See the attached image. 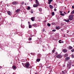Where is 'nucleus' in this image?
I'll use <instances>...</instances> for the list:
<instances>
[{"label":"nucleus","instance_id":"f257e3e1","mask_svg":"<svg viewBox=\"0 0 74 74\" xmlns=\"http://www.w3.org/2000/svg\"><path fill=\"white\" fill-rule=\"evenodd\" d=\"M69 19L70 21H72L73 19V15H71L69 16Z\"/></svg>","mask_w":74,"mask_h":74},{"label":"nucleus","instance_id":"f03ea898","mask_svg":"<svg viewBox=\"0 0 74 74\" xmlns=\"http://www.w3.org/2000/svg\"><path fill=\"white\" fill-rule=\"evenodd\" d=\"M29 66V63H26L25 64L24 67L26 68H28Z\"/></svg>","mask_w":74,"mask_h":74},{"label":"nucleus","instance_id":"7ed1b4c3","mask_svg":"<svg viewBox=\"0 0 74 74\" xmlns=\"http://www.w3.org/2000/svg\"><path fill=\"white\" fill-rule=\"evenodd\" d=\"M56 57L57 58H59L60 59V58H61L62 57V56L61 55H59L56 56Z\"/></svg>","mask_w":74,"mask_h":74},{"label":"nucleus","instance_id":"20e7f679","mask_svg":"<svg viewBox=\"0 0 74 74\" xmlns=\"http://www.w3.org/2000/svg\"><path fill=\"white\" fill-rule=\"evenodd\" d=\"M17 4L18 2L16 1H14L13 2V5H15L16 4Z\"/></svg>","mask_w":74,"mask_h":74},{"label":"nucleus","instance_id":"39448f33","mask_svg":"<svg viewBox=\"0 0 74 74\" xmlns=\"http://www.w3.org/2000/svg\"><path fill=\"white\" fill-rule=\"evenodd\" d=\"M35 18V17H32L31 18V19L32 21H34V19Z\"/></svg>","mask_w":74,"mask_h":74},{"label":"nucleus","instance_id":"423d86ee","mask_svg":"<svg viewBox=\"0 0 74 74\" xmlns=\"http://www.w3.org/2000/svg\"><path fill=\"white\" fill-rule=\"evenodd\" d=\"M69 59H70V57H67L65 58V61H67V60H69Z\"/></svg>","mask_w":74,"mask_h":74},{"label":"nucleus","instance_id":"0eeeda50","mask_svg":"<svg viewBox=\"0 0 74 74\" xmlns=\"http://www.w3.org/2000/svg\"><path fill=\"white\" fill-rule=\"evenodd\" d=\"M64 21L65 22H70V21H69V19H67V20L66 19H64Z\"/></svg>","mask_w":74,"mask_h":74},{"label":"nucleus","instance_id":"6e6552de","mask_svg":"<svg viewBox=\"0 0 74 74\" xmlns=\"http://www.w3.org/2000/svg\"><path fill=\"white\" fill-rule=\"evenodd\" d=\"M71 63H72V62L71 61H70L69 62V67H71Z\"/></svg>","mask_w":74,"mask_h":74},{"label":"nucleus","instance_id":"1a4fd4ad","mask_svg":"<svg viewBox=\"0 0 74 74\" xmlns=\"http://www.w3.org/2000/svg\"><path fill=\"white\" fill-rule=\"evenodd\" d=\"M21 28L23 29L25 28V25H22V24H21Z\"/></svg>","mask_w":74,"mask_h":74},{"label":"nucleus","instance_id":"9d476101","mask_svg":"<svg viewBox=\"0 0 74 74\" xmlns=\"http://www.w3.org/2000/svg\"><path fill=\"white\" fill-rule=\"evenodd\" d=\"M60 29V26H57L56 27V29H57V30H59V29Z\"/></svg>","mask_w":74,"mask_h":74},{"label":"nucleus","instance_id":"9b49d317","mask_svg":"<svg viewBox=\"0 0 74 74\" xmlns=\"http://www.w3.org/2000/svg\"><path fill=\"white\" fill-rule=\"evenodd\" d=\"M38 4H35L33 5V7H38Z\"/></svg>","mask_w":74,"mask_h":74},{"label":"nucleus","instance_id":"f8f14e48","mask_svg":"<svg viewBox=\"0 0 74 74\" xmlns=\"http://www.w3.org/2000/svg\"><path fill=\"white\" fill-rule=\"evenodd\" d=\"M8 14L9 15H11V12L10 11L8 12Z\"/></svg>","mask_w":74,"mask_h":74},{"label":"nucleus","instance_id":"ddd939ff","mask_svg":"<svg viewBox=\"0 0 74 74\" xmlns=\"http://www.w3.org/2000/svg\"><path fill=\"white\" fill-rule=\"evenodd\" d=\"M12 68L14 70H16V66H13Z\"/></svg>","mask_w":74,"mask_h":74},{"label":"nucleus","instance_id":"4468645a","mask_svg":"<svg viewBox=\"0 0 74 74\" xmlns=\"http://www.w3.org/2000/svg\"><path fill=\"white\" fill-rule=\"evenodd\" d=\"M49 7H50V8H51V9H53V6H52V5H49Z\"/></svg>","mask_w":74,"mask_h":74},{"label":"nucleus","instance_id":"2eb2a0df","mask_svg":"<svg viewBox=\"0 0 74 74\" xmlns=\"http://www.w3.org/2000/svg\"><path fill=\"white\" fill-rule=\"evenodd\" d=\"M21 11V9H17L16 10V12H19V11Z\"/></svg>","mask_w":74,"mask_h":74},{"label":"nucleus","instance_id":"dca6fc26","mask_svg":"<svg viewBox=\"0 0 74 74\" xmlns=\"http://www.w3.org/2000/svg\"><path fill=\"white\" fill-rule=\"evenodd\" d=\"M36 3V4H38V5H39V4H38V1L37 0H35Z\"/></svg>","mask_w":74,"mask_h":74},{"label":"nucleus","instance_id":"f3484780","mask_svg":"<svg viewBox=\"0 0 74 74\" xmlns=\"http://www.w3.org/2000/svg\"><path fill=\"white\" fill-rule=\"evenodd\" d=\"M69 49H73V47H72L71 46H69Z\"/></svg>","mask_w":74,"mask_h":74},{"label":"nucleus","instance_id":"a211bd4d","mask_svg":"<svg viewBox=\"0 0 74 74\" xmlns=\"http://www.w3.org/2000/svg\"><path fill=\"white\" fill-rule=\"evenodd\" d=\"M63 51L64 52H67V50L66 49H65L64 50H63Z\"/></svg>","mask_w":74,"mask_h":74},{"label":"nucleus","instance_id":"6ab92c4d","mask_svg":"<svg viewBox=\"0 0 74 74\" xmlns=\"http://www.w3.org/2000/svg\"><path fill=\"white\" fill-rule=\"evenodd\" d=\"M30 7L29 6H28L27 7V10H30Z\"/></svg>","mask_w":74,"mask_h":74},{"label":"nucleus","instance_id":"aec40b11","mask_svg":"<svg viewBox=\"0 0 74 74\" xmlns=\"http://www.w3.org/2000/svg\"><path fill=\"white\" fill-rule=\"evenodd\" d=\"M38 56L39 58H41V55L40 54H38Z\"/></svg>","mask_w":74,"mask_h":74},{"label":"nucleus","instance_id":"412c9836","mask_svg":"<svg viewBox=\"0 0 74 74\" xmlns=\"http://www.w3.org/2000/svg\"><path fill=\"white\" fill-rule=\"evenodd\" d=\"M33 26H34V27H37V25H36V24H33Z\"/></svg>","mask_w":74,"mask_h":74},{"label":"nucleus","instance_id":"4be33fe9","mask_svg":"<svg viewBox=\"0 0 74 74\" xmlns=\"http://www.w3.org/2000/svg\"><path fill=\"white\" fill-rule=\"evenodd\" d=\"M49 2L48 3V4H51V1L50 0H48Z\"/></svg>","mask_w":74,"mask_h":74},{"label":"nucleus","instance_id":"5701e85b","mask_svg":"<svg viewBox=\"0 0 74 74\" xmlns=\"http://www.w3.org/2000/svg\"><path fill=\"white\" fill-rule=\"evenodd\" d=\"M37 62H40V59H38L36 60Z\"/></svg>","mask_w":74,"mask_h":74},{"label":"nucleus","instance_id":"b1692460","mask_svg":"<svg viewBox=\"0 0 74 74\" xmlns=\"http://www.w3.org/2000/svg\"><path fill=\"white\" fill-rule=\"evenodd\" d=\"M39 10L40 12H41V11H42V9H41V8H40L39 9Z\"/></svg>","mask_w":74,"mask_h":74},{"label":"nucleus","instance_id":"393cba45","mask_svg":"<svg viewBox=\"0 0 74 74\" xmlns=\"http://www.w3.org/2000/svg\"><path fill=\"white\" fill-rule=\"evenodd\" d=\"M51 14H52V16H54V15H55V13H54V12H53Z\"/></svg>","mask_w":74,"mask_h":74},{"label":"nucleus","instance_id":"a878e982","mask_svg":"<svg viewBox=\"0 0 74 74\" xmlns=\"http://www.w3.org/2000/svg\"><path fill=\"white\" fill-rule=\"evenodd\" d=\"M32 25H29V28H32Z\"/></svg>","mask_w":74,"mask_h":74},{"label":"nucleus","instance_id":"bb28decb","mask_svg":"<svg viewBox=\"0 0 74 74\" xmlns=\"http://www.w3.org/2000/svg\"><path fill=\"white\" fill-rule=\"evenodd\" d=\"M60 15H61V16H64V14L62 13H60Z\"/></svg>","mask_w":74,"mask_h":74},{"label":"nucleus","instance_id":"cd10ccee","mask_svg":"<svg viewBox=\"0 0 74 74\" xmlns=\"http://www.w3.org/2000/svg\"><path fill=\"white\" fill-rule=\"evenodd\" d=\"M71 14H74V10L71 12Z\"/></svg>","mask_w":74,"mask_h":74},{"label":"nucleus","instance_id":"c85d7f7f","mask_svg":"<svg viewBox=\"0 0 74 74\" xmlns=\"http://www.w3.org/2000/svg\"><path fill=\"white\" fill-rule=\"evenodd\" d=\"M59 43H60V44H61V43H62V40H59Z\"/></svg>","mask_w":74,"mask_h":74},{"label":"nucleus","instance_id":"c756f323","mask_svg":"<svg viewBox=\"0 0 74 74\" xmlns=\"http://www.w3.org/2000/svg\"><path fill=\"white\" fill-rule=\"evenodd\" d=\"M47 25L49 27L51 26V24L49 23H48Z\"/></svg>","mask_w":74,"mask_h":74},{"label":"nucleus","instance_id":"7c9ffc66","mask_svg":"<svg viewBox=\"0 0 74 74\" xmlns=\"http://www.w3.org/2000/svg\"><path fill=\"white\" fill-rule=\"evenodd\" d=\"M71 51L72 52H74V49H72L71 50Z\"/></svg>","mask_w":74,"mask_h":74},{"label":"nucleus","instance_id":"2f4dec72","mask_svg":"<svg viewBox=\"0 0 74 74\" xmlns=\"http://www.w3.org/2000/svg\"><path fill=\"white\" fill-rule=\"evenodd\" d=\"M55 50H53L52 51V52L53 53H54L55 52Z\"/></svg>","mask_w":74,"mask_h":74},{"label":"nucleus","instance_id":"473e14b6","mask_svg":"<svg viewBox=\"0 0 74 74\" xmlns=\"http://www.w3.org/2000/svg\"><path fill=\"white\" fill-rule=\"evenodd\" d=\"M32 40V38H31V37H29V41H30V40Z\"/></svg>","mask_w":74,"mask_h":74},{"label":"nucleus","instance_id":"72a5a7b5","mask_svg":"<svg viewBox=\"0 0 74 74\" xmlns=\"http://www.w3.org/2000/svg\"><path fill=\"white\" fill-rule=\"evenodd\" d=\"M71 57H72V58H74V55H71Z\"/></svg>","mask_w":74,"mask_h":74},{"label":"nucleus","instance_id":"f704fd0d","mask_svg":"<svg viewBox=\"0 0 74 74\" xmlns=\"http://www.w3.org/2000/svg\"><path fill=\"white\" fill-rule=\"evenodd\" d=\"M72 41L73 42H74V38H72Z\"/></svg>","mask_w":74,"mask_h":74},{"label":"nucleus","instance_id":"c9c22d12","mask_svg":"<svg viewBox=\"0 0 74 74\" xmlns=\"http://www.w3.org/2000/svg\"><path fill=\"white\" fill-rule=\"evenodd\" d=\"M24 1L22 2L21 3V5H23V4H24Z\"/></svg>","mask_w":74,"mask_h":74},{"label":"nucleus","instance_id":"e433bc0d","mask_svg":"<svg viewBox=\"0 0 74 74\" xmlns=\"http://www.w3.org/2000/svg\"><path fill=\"white\" fill-rule=\"evenodd\" d=\"M64 14L65 15H66L67 14V13H66V12H64Z\"/></svg>","mask_w":74,"mask_h":74},{"label":"nucleus","instance_id":"4c0bfd02","mask_svg":"<svg viewBox=\"0 0 74 74\" xmlns=\"http://www.w3.org/2000/svg\"><path fill=\"white\" fill-rule=\"evenodd\" d=\"M67 56V54H65L64 55V56H65V57H66V56Z\"/></svg>","mask_w":74,"mask_h":74},{"label":"nucleus","instance_id":"58836bf2","mask_svg":"<svg viewBox=\"0 0 74 74\" xmlns=\"http://www.w3.org/2000/svg\"><path fill=\"white\" fill-rule=\"evenodd\" d=\"M62 73L63 74H65L64 72L63 71H62Z\"/></svg>","mask_w":74,"mask_h":74},{"label":"nucleus","instance_id":"ea45409f","mask_svg":"<svg viewBox=\"0 0 74 74\" xmlns=\"http://www.w3.org/2000/svg\"><path fill=\"white\" fill-rule=\"evenodd\" d=\"M54 11H56V8H54Z\"/></svg>","mask_w":74,"mask_h":74},{"label":"nucleus","instance_id":"a19ab883","mask_svg":"<svg viewBox=\"0 0 74 74\" xmlns=\"http://www.w3.org/2000/svg\"><path fill=\"white\" fill-rule=\"evenodd\" d=\"M56 31V30L55 29H53L52 30V32H55Z\"/></svg>","mask_w":74,"mask_h":74},{"label":"nucleus","instance_id":"79ce46f5","mask_svg":"<svg viewBox=\"0 0 74 74\" xmlns=\"http://www.w3.org/2000/svg\"><path fill=\"white\" fill-rule=\"evenodd\" d=\"M22 64L23 65V66H24V67H25V66H24V65H25V64L23 63H22Z\"/></svg>","mask_w":74,"mask_h":74},{"label":"nucleus","instance_id":"37998d69","mask_svg":"<svg viewBox=\"0 0 74 74\" xmlns=\"http://www.w3.org/2000/svg\"><path fill=\"white\" fill-rule=\"evenodd\" d=\"M54 24H55V23H52V25H54Z\"/></svg>","mask_w":74,"mask_h":74},{"label":"nucleus","instance_id":"c03bdc74","mask_svg":"<svg viewBox=\"0 0 74 74\" xmlns=\"http://www.w3.org/2000/svg\"><path fill=\"white\" fill-rule=\"evenodd\" d=\"M72 8H73V9H74V6H72Z\"/></svg>","mask_w":74,"mask_h":74},{"label":"nucleus","instance_id":"a18cd8bd","mask_svg":"<svg viewBox=\"0 0 74 74\" xmlns=\"http://www.w3.org/2000/svg\"><path fill=\"white\" fill-rule=\"evenodd\" d=\"M45 31V29H43V32H44Z\"/></svg>","mask_w":74,"mask_h":74},{"label":"nucleus","instance_id":"49530a36","mask_svg":"<svg viewBox=\"0 0 74 74\" xmlns=\"http://www.w3.org/2000/svg\"><path fill=\"white\" fill-rule=\"evenodd\" d=\"M60 13L61 14H62V12L60 11Z\"/></svg>","mask_w":74,"mask_h":74},{"label":"nucleus","instance_id":"de8ad7c7","mask_svg":"<svg viewBox=\"0 0 74 74\" xmlns=\"http://www.w3.org/2000/svg\"><path fill=\"white\" fill-rule=\"evenodd\" d=\"M28 24H30V22H28Z\"/></svg>","mask_w":74,"mask_h":74},{"label":"nucleus","instance_id":"09e8293b","mask_svg":"<svg viewBox=\"0 0 74 74\" xmlns=\"http://www.w3.org/2000/svg\"><path fill=\"white\" fill-rule=\"evenodd\" d=\"M50 1L51 2H52V1H53V0H50Z\"/></svg>","mask_w":74,"mask_h":74},{"label":"nucleus","instance_id":"8fccbe9b","mask_svg":"<svg viewBox=\"0 0 74 74\" xmlns=\"http://www.w3.org/2000/svg\"><path fill=\"white\" fill-rule=\"evenodd\" d=\"M31 13H33V11H31Z\"/></svg>","mask_w":74,"mask_h":74},{"label":"nucleus","instance_id":"3c124183","mask_svg":"<svg viewBox=\"0 0 74 74\" xmlns=\"http://www.w3.org/2000/svg\"><path fill=\"white\" fill-rule=\"evenodd\" d=\"M69 12H70V11H68V13H69Z\"/></svg>","mask_w":74,"mask_h":74},{"label":"nucleus","instance_id":"603ef678","mask_svg":"<svg viewBox=\"0 0 74 74\" xmlns=\"http://www.w3.org/2000/svg\"><path fill=\"white\" fill-rule=\"evenodd\" d=\"M50 72H52V70L50 71Z\"/></svg>","mask_w":74,"mask_h":74},{"label":"nucleus","instance_id":"864d4df0","mask_svg":"<svg viewBox=\"0 0 74 74\" xmlns=\"http://www.w3.org/2000/svg\"><path fill=\"white\" fill-rule=\"evenodd\" d=\"M25 5H26V3H25Z\"/></svg>","mask_w":74,"mask_h":74},{"label":"nucleus","instance_id":"5fc2aeb1","mask_svg":"<svg viewBox=\"0 0 74 74\" xmlns=\"http://www.w3.org/2000/svg\"><path fill=\"white\" fill-rule=\"evenodd\" d=\"M62 43H63V42H64L63 41H62Z\"/></svg>","mask_w":74,"mask_h":74},{"label":"nucleus","instance_id":"6e6d98bb","mask_svg":"<svg viewBox=\"0 0 74 74\" xmlns=\"http://www.w3.org/2000/svg\"><path fill=\"white\" fill-rule=\"evenodd\" d=\"M1 67L0 66V69H1Z\"/></svg>","mask_w":74,"mask_h":74},{"label":"nucleus","instance_id":"4d7b16f0","mask_svg":"<svg viewBox=\"0 0 74 74\" xmlns=\"http://www.w3.org/2000/svg\"><path fill=\"white\" fill-rule=\"evenodd\" d=\"M72 66H74V65H72Z\"/></svg>","mask_w":74,"mask_h":74},{"label":"nucleus","instance_id":"13d9d810","mask_svg":"<svg viewBox=\"0 0 74 74\" xmlns=\"http://www.w3.org/2000/svg\"><path fill=\"white\" fill-rule=\"evenodd\" d=\"M35 74H37V73H35Z\"/></svg>","mask_w":74,"mask_h":74},{"label":"nucleus","instance_id":"bf43d9fd","mask_svg":"<svg viewBox=\"0 0 74 74\" xmlns=\"http://www.w3.org/2000/svg\"><path fill=\"white\" fill-rule=\"evenodd\" d=\"M7 6L8 7V5H7Z\"/></svg>","mask_w":74,"mask_h":74},{"label":"nucleus","instance_id":"052dcab7","mask_svg":"<svg viewBox=\"0 0 74 74\" xmlns=\"http://www.w3.org/2000/svg\"><path fill=\"white\" fill-rule=\"evenodd\" d=\"M65 28H66V27H64V29H65Z\"/></svg>","mask_w":74,"mask_h":74},{"label":"nucleus","instance_id":"680f3d73","mask_svg":"<svg viewBox=\"0 0 74 74\" xmlns=\"http://www.w3.org/2000/svg\"><path fill=\"white\" fill-rule=\"evenodd\" d=\"M68 67H69V65H68Z\"/></svg>","mask_w":74,"mask_h":74},{"label":"nucleus","instance_id":"e2e57ef3","mask_svg":"<svg viewBox=\"0 0 74 74\" xmlns=\"http://www.w3.org/2000/svg\"><path fill=\"white\" fill-rule=\"evenodd\" d=\"M63 30V29H62V30Z\"/></svg>","mask_w":74,"mask_h":74},{"label":"nucleus","instance_id":"0e129e2a","mask_svg":"<svg viewBox=\"0 0 74 74\" xmlns=\"http://www.w3.org/2000/svg\"><path fill=\"white\" fill-rule=\"evenodd\" d=\"M63 30V29H62V30Z\"/></svg>","mask_w":74,"mask_h":74},{"label":"nucleus","instance_id":"69168bd1","mask_svg":"<svg viewBox=\"0 0 74 74\" xmlns=\"http://www.w3.org/2000/svg\"><path fill=\"white\" fill-rule=\"evenodd\" d=\"M63 30V29H62V30Z\"/></svg>","mask_w":74,"mask_h":74},{"label":"nucleus","instance_id":"338daca9","mask_svg":"<svg viewBox=\"0 0 74 74\" xmlns=\"http://www.w3.org/2000/svg\"><path fill=\"white\" fill-rule=\"evenodd\" d=\"M74 47V46H73Z\"/></svg>","mask_w":74,"mask_h":74},{"label":"nucleus","instance_id":"774afa93","mask_svg":"<svg viewBox=\"0 0 74 74\" xmlns=\"http://www.w3.org/2000/svg\"><path fill=\"white\" fill-rule=\"evenodd\" d=\"M73 74H74V73H73Z\"/></svg>","mask_w":74,"mask_h":74}]
</instances>
